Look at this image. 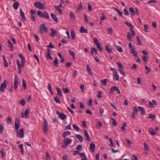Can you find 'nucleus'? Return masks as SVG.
<instances>
[{"instance_id": "c03bdc74", "label": "nucleus", "mask_w": 160, "mask_h": 160, "mask_svg": "<svg viewBox=\"0 0 160 160\" xmlns=\"http://www.w3.org/2000/svg\"><path fill=\"white\" fill-rule=\"evenodd\" d=\"M133 108L134 109V111H133L132 112L137 115L138 112V108H137V107L134 106L133 107Z\"/></svg>"}, {"instance_id": "13d9d810", "label": "nucleus", "mask_w": 160, "mask_h": 160, "mask_svg": "<svg viewBox=\"0 0 160 160\" xmlns=\"http://www.w3.org/2000/svg\"><path fill=\"white\" fill-rule=\"evenodd\" d=\"M73 127L74 129L77 131H78L79 130V127L76 124H73Z\"/></svg>"}, {"instance_id": "de8ad7c7", "label": "nucleus", "mask_w": 160, "mask_h": 160, "mask_svg": "<svg viewBox=\"0 0 160 160\" xmlns=\"http://www.w3.org/2000/svg\"><path fill=\"white\" fill-rule=\"evenodd\" d=\"M125 23L127 25V26H128L130 28H134L133 25L131 23L128 22L127 21H125Z\"/></svg>"}, {"instance_id": "c756f323", "label": "nucleus", "mask_w": 160, "mask_h": 160, "mask_svg": "<svg viewBox=\"0 0 160 160\" xmlns=\"http://www.w3.org/2000/svg\"><path fill=\"white\" fill-rule=\"evenodd\" d=\"M48 89L49 91L50 92L51 94L52 95H53V92L52 91V87L50 83H48Z\"/></svg>"}, {"instance_id": "5fc2aeb1", "label": "nucleus", "mask_w": 160, "mask_h": 160, "mask_svg": "<svg viewBox=\"0 0 160 160\" xmlns=\"http://www.w3.org/2000/svg\"><path fill=\"white\" fill-rule=\"evenodd\" d=\"M114 90L117 91L118 94H119L121 93V91L118 87L114 86Z\"/></svg>"}, {"instance_id": "c85d7f7f", "label": "nucleus", "mask_w": 160, "mask_h": 160, "mask_svg": "<svg viewBox=\"0 0 160 160\" xmlns=\"http://www.w3.org/2000/svg\"><path fill=\"white\" fill-rule=\"evenodd\" d=\"M57 94L60 96H61L62 95V93L60 88L58 87H57Z\"/></svg>"}, {"instance_id": "1a4fd4ad", "label": "nucleus", "mask_w": 160, "mask_h": 160, "mask_svg": "<svg viewBox=\"0 0 160 160\" xmlns=\"http://www.w3.org/2000/svg\"><path fill=\"white\" fill-rule=\"evenodd\" d=\"M18 137L22 138L24 137V130L23 128H21L19 132H18Z\"/></svg>"}, {"instance_id": "393cba45", "label": "nucleus", "mask_w": 160, "mask_h": 160, "mask_svg": "<svg viewBox=\"0 0 160 160\" xmlns=\"http://www.w3.org/2000/svg\"><path fill=\"white\" fill-rule=\"evenodd\" d=\"M43 18H45L48 19L50 18V17L48 13L46 11H45L43 13Z\"/></svg>"}, {"instance_id": "ea45409f", "label": "nucleus", "mask_w": 160, "mask_h": 160, "mask_svg": "<svg viewBox=\"0 0 160 160\" xmlns=\"http://www.w3.org/2000/svg\"><path fill=\"white\" fill-rule=\"evenodd\" d=\"M22 86L25 90L27 88V83L26 80L23 79H22Z\"/></svg>"}, {"instance_id": "a211bd4d", "label": "nucleus", "mask_w": 160, "mask_h": 160, "mask_svg": "<svg viewBox=\"0 0 160 160\" xmlns=\"http://www.w3.org/2000/svg\"><path fill=\"white\" fill-rule=\"evenodd\" d=\"M90 147L91 151L92 152H93L95 148V144L94 143H92L90 144Z\"/></svg>"}, {"instance_id": "603ef678", "label": "nucleus", "mask_w": 160, "mask_h": 160, "mask_svg": "<svg viewBox=\"0 0 160 160\" xmlns=\"http://www.w3.org/2000/svg\"><path fill=\"white\" fill-rule=\"evenodd\" d=\"M101 82L103 85L106 86L107 85V79H104L102 80L101 81Z\"/></svg>"}, {"instance_id": "052dcab7", "label": "nucleus", "mask_w": 160, "mask_h": 160, "mask_svg": "<svg viewBox=\"0 0 160 160\" xmlns=\"http://www.w3.org/2000/svg\"><path fill=\"white\" fill-rule=\"evenodd\" d=\"M111 119L112 120V123L113 125L114 126H116L117 124V123L116 120L113 118H111Z\"/></svg>"}, {"instance_id": "338daca9", "label": "nucleus", "mask_w": 160, "mask_h": 160, "mask_svg": "<svg viewBox=\"0 0 160 160\" xmlns=\"http://www.w3.org/2000/svg\"><path fill=\"white\" fill-rule=\"evenodd\" d=\"M97 97L99 98H102V92L101 91H99Z\"/></svg>"}, {"instance_id": "f8f14e48", "label": "nucleus", "mask_w": 160, "mask_h": 160, "mask_svg": "<svg viewBox=\"0 0 160 160\" xmlns=\"http://www.w3.org/2000/svg\"><path fill=\"white\" fill-rule=\"evenodd\" d=\"M20 14L21 17V20L22 21H24L26 20L24 13L23 12L22 9H20Z\"/></svg>"}, {"instance_id": "69168bd1", "label": "nucleus", "mask_w": 160, "mask_h": 160, "mask_svg": "<svg viewBox=\"0 0 160 160\" xmlns=\"http://www.w3.org/2000/svg\"><path fill=\"white\" fill-rule=\"evenodd\" d=\"M83 16L84 17V20H85V22L87 23H88L89 22H88V18L87 15H86V14H83Z\"/></svg>"}, {"instance_id": "6e6552de", "label": "nucleus", "mask_w": 160, "mask_h": 160, "mask_svg": "<svg viewBox=\"0 0 160 160\" xmlns=\"http://www.w3.org/2000/svg\"><path fill=\"white\" fill-rule=\"evenodd\" d=\"M71 141H65L64 142L63 145H62V147L63 148H66L67 147L68 145L71 143Z\"/></svg>"}, {"instance_id": "2f4dec72", "label": "nucleus", "mask_w": 160, "mask_h": 160, "mask_svg": "<svg viewBox=\"0 0 160 160\" xmlns=\"http://www.w3.org/2000/svg\"><path fill=\"white\" fill-rule=\"evenodd\" d=\"M144 150L147 152H148L149 151V148L148 146L146 143L144 142L143 143Z\"/></svg>"}, {"instance_id": "f03ea898", "label": "nucleus", "mask_w": 160, "mask_h": 160, "mask_svg": "<svg viewBox=\"0 0 160 160\" xmlns=\"http://www.w3.org/2000/svg\"><path fill=\"white\" fill-rule=\"evenodd\" d=\"M34 6L39 9H43L45 8L44 5L41 2H37L34 3Z\"/></svg>"}, {"instance_id": "e433bc0d", "label": "nucleus", "mask_w": 160, "mask_h": 160, "mask_svg": "<svg viewBox=\"0 0 160 160\" xmlns=\"http://www.w3.org/2000/svg\"><path fill=\"white\" fill-rule=\"evenodd\" d=\"M3 60H4V66L5 67H7L8 66V62L5 58V56L4 55H3Z\"/></svg>"}, {"instance_id": "49530a36", "label": "nucleus", "mask_w": 160, "mask_h": 160, "mask_svg": "<svg viewBox=\"0 0 160 160\" xmlns=\"http://www.w3.org/2000/svg\"><path fill=\"white\" fill-rule=\"evenodd\" d=\"M19 148L20 149L21 152V154H24V150L23 148V145L22 144H20L19 145Z\"/></svg>"}, {"instance_id": "f257e3e1", "label": "nucleus", "mask_w": 160, "mask_h": 160, "mask_svg": "<svg viewBox=\"0 0 160 160\" xmlns=\"http://www.w3.org/2000/svg\"><path fill=\"white\" fill-rule=\"evenodd\" d=\"M43 29H44L46 32H47L48 28L46 26L44 23H42L40 26L39 30L40 33L42 34L43 33Z\"/></svg>"}, {"instance_id": "37998d69", "label": "nucleus", "mask_w": 160, "mask_h": 160, "mask_svg": "<svg viewBox=\"0 0 160 160\" xmlns=\"http://www.w3.org/2000/svg\"><path fill=\"white\" fill-rule=\"evenodd\" d=\"M148 56H143L142 57V59L144 61V62L147 63L148 62Z\"/></svg>"}, {"instance_id": "a878e982", "label": "nucleus", "mask_w": 160, "mask_h": 160, "mask_svg": "<svg viewBox=\"0 0 160 160\" xmlns=\"http://www.w3.org/2000/svg\"><path fill=\"white\" fill-rule=\"evenodd\" d=\"M84 132L85 137L87 138V140H90V138L88 131L87 130H84Z\"/></svg>"}, {"instance_id": "7ed1b4c3", "label": "nucleus", "mask_w": 160, "mask_h": 160, "mask_svg": "<svg viewBox=\"0 0 160 160\" xmlns=\"http://www.w3.org/2000/svg\"><path fill=\"white\" fill-rule=\"evenodd\" d=\"M30 108H28L26 110L24 113L22 112L21 113L22 117L23 118H25L26 119L28 118V114L30 113Z\"/></svg>"}, {"instance_id": "ddd939ff", "label": "nucleus", "mask_w": 160, "mask_h": 160, "mask_svg": "<svg viewBox=\"0 0 160 160\" xmlns=\"http://www.w3.org/2000/svg\"><path fill=\"white\" fill-rule=\"evenodd\" d=\"M138 108L140 112L142 114L144 115L146 114L145 110L143 107L139 106L138 107Z\"/></svg>"}, {"instance_id": "a18cd8bd", "label": "nucleus", "mask_w": 160, "mask_h": 160, "mask_svg": "<svg viewBox=\"0 0 160 160\" xmlns=\"http://www.w3.org/2000/svg\"><path fill=\"white\" fill-rule=\"evenodd\" d=\"M145 69L147 70L146 73L148 74L151 71V69L150 68L147 66L146 65H145Z\"/></svg>"}, {"instance_id": "79ce46f5", "label": "nucleus", "mask_w": 160, "mask_h": 160, "mask_svg": "<svg viewBox=\"0 0 160 160\" xmlns=\"http://www.w3.org/2000/svg\"><path fill=\"white\" fill-rule=\"evenodd\" d=\"M107 31L108 32V33L110 35L112 34L113 32V30L111 28H108Z\"/></svg>"}, {"instance_id": "423d86ee", "label": "nucleus", "mask_w": 160, "mask_h": 160, "mask_svg": "<svg viewBox=\"0 0 160 160\" xmlns=\"http://www.w3.org/2000/svg\"><path fill=\"white\" fill-rule=\"evenodd\" d=\"M48 130V125L47 121L46 119L44 120V123L43 127V132L46 134H47Z\"/></svg>"}, {"instance_id": "9d476101", "label": "nucleus", "mask_w": 160, "mask_h": 160, "mask_svg": "<svg viewBox=\"0 0 160 160\" xmlns=\"http://www.w3.org/2000/svg\"><path fill=\"white\" fill-rule=\"evenodd\" d=\"M113 74L114 76V79L116 81H118L119 78V76L118 74L116 71L115 70L113 73Z\"/></svg>"}, {"instance_id": "20e7f679", "label": "nucleus", "mask_w": 160, "mask_h": 160, "mask_svg": "<svg viewBox=\"0 0 160 160\" xmlns=\"http://www.w3.org/2000/svg\"><path fill=\"white\" fill-rule=\"evenodd\" d=\"M7 84H6V80L4 81L2 83L0 87V91L3 92L4 91V89L6 88L7 87Z\"/></svg>"}, {"instance_id": "09e8293b", "label": "nucleus", "mask_w": 160, "mask_h": 160, "mask_svg": "<svg viewBox=\"0 0 160 160\" xmlns=\"http://www.w3.org/2000/svg\"><path fill=\"white\" fill-rule=\"evenodd\" d=\"M58 59L56 58H55L54 61V64L56 67H58Z\"/></svg>"}, {"instance_id": "2eb2a0df", "label": "nucleus", "mask_w": 160, "mask_h": 160, "mask_svg": "<svg viewBox=\"0 0 160 160\" xmlns=\"http://www.w3.org/2000/svg\"><path fill=\"white\" fill-rule=\"evenodd\" d=\"M60 118L62 120L66 119L67 116L63 113H60L59 115Z\"/></svg>"}, {"instance_id": "7c9ffc66", "label": "nucleus", "mask_w": 160, "mask_h": 160, "mask_svg": "<svg viewBox=\"0 0 160 160\" xmlns=\"http://www.w3.org/2000/svg\"><path fill=\"white\" fill-rule=\"evenodd\" d=\"M105 49L106 51L109 53L112 52V50L111 48H109V46L107 45L105 46Z\"/></svg>"}, {"instance_id": "864d4df0", "label": "nucleus", "mask_w": 160, "mask_h": 160, "mask_svg": "<svg viewBox=\"0 0 160 160\" xmlns=\"http://www.w3.org/2000/svg\"><path fill=\"white\" fill-rule=\"evenodd\" d=\"M130 31L131 32V34L132 37H134L135 35V33L133 29V28H130Z\"/></svg>"}, {"instance_id": "6ab92c4d", "label": "nucleus", "mask_w": 160, "mask_h": 160, "mask_svg": "<svg viewBox=\"0 0 160 160\" xmlns=\"http://www.w3.org/2000/svg\"><path fill=\"white\" fill-rule=\"evenodd\" d=\"M70 18L72 20H75L76 19V17L74 13L72 11H70Z\"/></svg>"}, {"instance_id": "39448f33", "label": "nucleus", "mask_w": 160, "mask_h": 160, "mask_svg": "<svg viewBox=\"0 0 160 160\" xmlns=\"http://www.w3.org/2000/svg\"><path fill=\"white\" fill-rule=\"evenodd\" d=\"M20 125V123L19 121V119L16 118L15 122V129L17 131H18Z\"/></svg>"}, {"instance_id": "4d7b16f0", "label": "nucleus", "mask_w": 160, "mask_h": 160, "mask_svg": "<svg viewBox=\"0 0 160 160\" xmlns=\"http://www.w3.org/2000/svg\"><path fill=\"white\" fill-rule=\"evenodd\" d=\"M12 119L10 117H8L7 118V122L8 124H10L12 123Z\"/></svg>"}, {"instance_id": "b1692460", "label": "nucleus", "mask_w": 160, "mask_h": 160, "mask_svg": "<svg viewBox=\"0 0 160 160\" xmlns=\"http://www.w3.org/2000/svg\"><path fill=\"white\" fill-rule=\"evenodd\" d=\"M19 6V3L18 2H14L13 5V8L15 9H17Z\"/></svg>"}, {"instance_id": "3c124183", "label": "nucleus", "mask_w": 160, "mask_h": 160, "mask_svg": "<svg viewBox=\"0 0 160 160\" xmlns=\"http://www.w3.org/2000/svg\"><path fill=\"white\" fill-rule=\"evenodd\" d=\"M37 14L39 16L40 18H43V13L40 11H38L37 12Z\"/></svg>"}, {"instance_id": "bf43d9fd", "label": "nucleus", "mask_w": 160, "mask_h": 160, "mask_svg": "<svg viewBox=\"0 0 160 160\" xmlns=\"http://www.w3.org/2000/svg\"><path fill=\"white\" fill-rule=\"evenodd\" d=\"M143 26H144V31L146 32H148V25L147 24H145Z\"/></svg>"}, {"instance_id": "f704fd0d", "label": "nucleus", "mask_w": 160, "mask_h": 160, "mask_svg": "<svg viewBox=\"0 0 160 160\" xmlns=\"http://www.w3.org/2000/svg\"><path fill=\"white\" fill-rule=\"evenodd\" d=\"M115 47L117 50L120 52H123V49L120 46L118 45H115Z\"/></svg>"}, {"instance_id": "774afa93", "label": "nucleus", "mask_w": 160, "mask_h": 160, "mask_svg": "<svg viewBox=\"0 0 160 160\" xmlns=\"http://www.w3.org/2000/svg\"><path fill=\"white\" fill-rule=\"evenodd\" d=\"M117 64H118V68H119L122 69L123 68V66L122 64L121 63L118 62H117Z\"/></svg>"}, {"instance_id": "72a5a7b5", "label": "nucleus", "mask_w": 160, "mask_h": 160, "mask_svg": "<svg viewBox=\"0 0 160 160\" xmlns=\"http://www.w3.org/2000/svg\"><path fill=\"white\" fill-rule=\"evenodd\" d=\"M58 55L59 58L61 59V62H64L65 61V59L63 57L62 55V54L60 53H59L58 54Z\"/></svg>"}, {"instance_id": "a19ab883", "label": "nucleus", "mask_w": 160, "mask_h": 160, "mask_svg": "<svg viewBox=\"0 0 160 160\" xmlns=\"http://www.w3.org/2000/svg\"><path fill=\"white\" fill-rule=\"evenodd\" d=\"M129 11L131 13V15L133 16L135 14V11L132 7H131L129 9Z\"/></svg>"}, {"instance_id": "680f3d73", "label": "nucleus", "mask_w": 160, "mask_h": 160, "mask_svg": "<svg viewBox=\"0 0 160 160\" xmlns=\"http://www.w3.org/2000/svg\"><path fill=\"white\" fill-rule=\"evenodd\" d=\"M3 125L1 124L0 125V133L2 134L3 133Z\"/></svg>"}, {"instance_id": "5701e85b", "label": "nucleus", "mask_w": 160, "mask_h": 160, "mask_svg": "<svg viewBox=\"0 0 160 160\" xmlns=\"http://www.w3.org/2000/svg\"><path fill=\"white\" fill-rule=\"evenodd\" d=\"M87 69L89 74L92 76V71L91 68L88 65L87 66Z\"/></svg>"}, {"instance_id": "aec40b11", "label": "nucleus", "mask_w": 160, "mask_h": 160, "mask_svg": "<svg viewBox=\"0 0 160 160\" xmlns=\"http://www.w3.org/2000/svg\"><path fill=\"white\" fill-rule=\"evenodd\" d=\"M54 8L56 10L58 11L60 14L62 13V11L58 6H54Z\"/></svg>"}, {"instance_id": "cd10ccee", "label": "nucleus", "mask_w": 160, "mask_h": 160, "mask_svg": "<svg viewBox=\"0 0 160 160\" xmlns=\"http://www.w3.org/2000/svg\"><path fill=\"white\" fill-rule=\"evenodd\" d=\"M148 130L152 135L154 136L155 135L156 132L152 128H149L148 129Z\"/></svg>"}, {"instance_id": "f3484780", "label": "nucleus", "mask_w": 160, "mask_h": 160, "mask_svg": "<svg viewBox=\"0 0 160 160\" xmlns=\"http://www.w3.org/2000/svg\"><path fill=\"white\" fill-rule=\"evenodd\" d=\"M51 15L52 18L53 20L56 22H58V20L56 15H55L53 13H52L51 14Z\"/></svg>"}, {"instance_id": "0eeeda50", "label": "nucleus", "mask_w": 160, "mask_h": 160, "mask_svg": "<svg viewBox=\"0 0 160 160\" xmlns=\"http://www.w3.org/2000/svg\"><path fill=\"white\" fill-rule=\"evenodd\" d=\"M14 82V88L16 89L18 88V77L16 74L15 75Z\"/></svg>"}, {"instance_id": "412c9836", "label": "nucleus", "mask_w": 160, "mask_h": 160, "mask_svg": "<svg viewBox=\"0 0 160 160\" xmlns=\"http://www.w3.org/2000/svg\"><path fill=\"white\" fill-rule=\"evenodd\" d=\"M46 58H48L50 60H51L52 59L51 56V54L50 50L49 49H48L47 53L46 55Z\"/></svg>"}, {"instance_id": "dca6fc26", "label": "nucleus", "mask_w": 160, "mask_h": 160, "mask_svg": "<svg viewBox=\"0 0 160 160\" xmlns=\"http://www.w3.org/2000/svg\"><path fill=\"white\" fill-rule=\"evenodd\" d=\"M131 53L133 54L134 57H138L137 53L135 52L134 48H132L131 50Z\"/></svg>"}, {"instance_id": "473e14b6", "label": "nucleus", "mask_w": 160, "mask_h": 160, "mask_svg": "<svg viewBox=\"0 0 160 160\" xmlns=\"http://www.w3.org/2000/svg\"><path fill=\"white\" fill-rule=\"evenodd\" d=\"M132 36L131 33H130L129 32H128L127 33V38L129 41H132Z\"/></svg>"}, {"instance_id": "4468645a", "label": "nucleus", "mask_w": 160, "mask_h": 160, "mask_svg": "<svg viewBox=\"0 0 160 160\" xmlns=\"http://www.w3.org/2000/svg\"><path fill=\"white\" fill-rule=\"evenodd\" d=\"M79 31L81 33H87L88 32V29L85 28L83 26H81Z\"/></svg>"}, {"instance_id": "9b49d317", "label": "nucleus", "mask_w": 160, "mask_h": 160, "mask_svg": "<svg viewBox=\"0 0 160 160\" xmlns=\"http://www.w3.org/2000/svg\"><path fill=\"white\" fill-rule=\"evenodd\" d=\"M50 31L51 33L50 34V35L52 37H54L57 34V32L56 30L53 28H50Z\"/></svg>"}, {"instance_id": "c9c22d12", "label": "nucleus", "mask_w": 160, "mask_h": 160, "mask_svg": "<svg viewBox=\"0 0 160 160\" xmlns=\"http://www.w3.org/2000/svg\"><path fill=\"white\" fill-rule=\"evenodd\" d=\"M92 50L94 51L95 53V54L97 55H98V52L97 51V50L96 48L92 47L91 49V53L92 55L93 54V52Z\"/></svg>"}, {"instance_id": "4c0bfd02", "label": "nucleus", "mask_w": 160, "mask_h": 160, "mask_svg": "<svg viewBox=\"0 0 160 160\" xmlns=\"http://www.w3.org/2000/svg\"><path fill=\"white\" fill-rule=\"evenodd\" d=\"M136 38L137 39V42H138V43L139 45H142V42L141 41V40L140 39V38L139 36H137L136 37Z\"/></svg>"}, {"instance_id": "bb28decb", "label": "nucleus", "mask_w": 160, "mask_h": 160, "mask_svg": "<svg viewBox=\"0 0 160 160\" xmlns=\"http://www.w3.org/2000/svg\"><path fill=\"white\" fill-rule=\"evenodd\" d=\"M8 43L9 45V47L10 48V50L11 51H12L13 50V45L12 44V42L9 40H8Z\"/></svg>"}, {"instance_id": "8fccbe9b", "label": "nucleus", "mask_w": 160, "mask_h": 160, "mask_svg": "<svg viewBox=\"0 0 160 160\" xmlns=\"http://www.w3.org/2000/svg\"><path fill=\"white\" fill-rule=\"evenodd\" d=\"M54 100L56 103L60 104L61 102L57 97H55L54 98Z\"/></svg>"}, {"instance_id": "6e6d98bb", "label": "nucleus", "mask_w": 160, "mask_h": 160, "mask_svg": "<svg viewBox=\"0 0 160 160\" xmlns=\"http://www.w3.org/2000/svg\"><path fill=\"white\" fill-rule=\"evenodd\" d=\"M46 159L47 160H51V158L49 155V153L48 152H46Z\"/></svg>"}, {"instance_id": "4be33fe9", "label": "nucleus", "mask_w": 160, "mask_h": 160, "mask_svg": "<svg viewBox=\"0 0 160 160\" xmlns=\"http://www.w3.org/2000/svg\"><path fill=\"white\" fill-rule=\"evenodd\" d=\"M68 52L69 54L72 57L73 59L74 60H75L76 59V58L75 54V52H74L70 50H69Z\"/></svg>"}, {"instance_id": "58836bf2", "label": "nucleus", "mask_w": 160, "mask_h": 160, "mask_svg": "<svg viewBox=\"0 0 160 160\" xmlns=\"http://www.w3.org/2000/svg\"><path fill=\"white\" fill-rule=\"evenodd\" d=\"M71 37L72 39H74L75 38V33L74 30L73 29L71 30Z\"/></svg>"}, {"instance_id": "e2e57ef3", "label": "nucleus", "mask_w": 160, "mask_h": 160, "mask_svg": "<svg viewBox=\"0 0 160 160\" xmlns=\"http://www.w3.org/2000/svg\"><path fill=\"white\" fill-rule=\"evenodd\" d=\"M83 8L82 6V2H80L79 3V6L78 8V10L79 11L80 10H82Z\"/></svg>"}, {"instance_id": "0e129e2a", "label": "nucleus", "mask_w": 160, "mask_h": 160, "mask_svg": "<svg viewBox=\"0 0 160 160\" xmlns=\"http://www.w3.org/2000/svg\"><path fill=\"white\" fill-rule=\"evenodd\" d=\"M25 101L23 99L20 101V104L22 106H24L25 104Z\"/></svg>"}]
</instances>
